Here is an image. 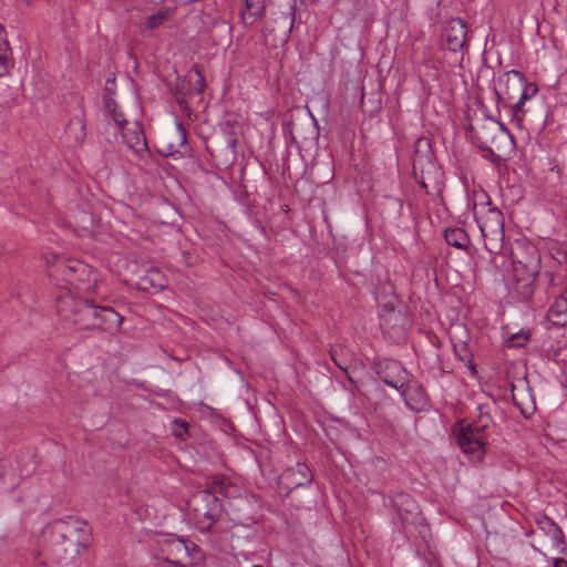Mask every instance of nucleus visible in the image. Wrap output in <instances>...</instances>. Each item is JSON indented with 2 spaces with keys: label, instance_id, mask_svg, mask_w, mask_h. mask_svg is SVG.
<instances>
[{
  "label": "nucleus",
  "instance_id": "1",
  "mask_svg": "<svg viewBox=\"0 0 567 567\" xmlns=\"http://www.w3.org/2000/svg\"><path fill=\"white\" fill-rule=\"evenodd\" d=\"M41 539L42 548L35 564L66 567L74 564L89 547L91 535L84 522L70 516L45 525Z\"/></svg>",
  "mask_w": 567,
  "mask_h": 567
},
{
  "label": "nucleus",
  "instance_id": "2",
  "mask_svg": "<svg viewBox=\"0 0 567 567\" xmlns=\"http://www.w3.org/2000/svg\"><path fill=\"white\" fill-rule=\"evenodd\" d=\"M54 262L48 258L47 262L50 267V277L61 275L66 282V295L58 297V310L64 311L70 301L74 298L83 300V303L96 292L99 284V274L89 265L79 260H64L56 256H52Z\"/></svg>",
  "mask_w": 567,
  "mask_h": 567
},
{
  "label": "nucleus",
  "instance_id": "3",
  "mask_svg": "<svg viewBox=\"0 0 567 567\" xmlns=\"http://www.w3.org/2000/svg\"><path fill=\"white\" fill-rule=\"evenodd\" d=\"M474 217L484 239L485 249L491 255H497L503 250L505 231L503 214L497 208L489 207L487 200L485 205L474 204Z\"/></svg>",
  "mask_w": 567,
  "mask_h": 567
},
{
  "label": "nucleus",
  "instance_id": "4",
  "mask_svg": "<svg viewBox=\"0 0 567 567\" xmlns=\"http://www.w3.org/2000/svg\"><path fill=\"white\" fill-rule=\"evenodd\" d=\"M189 516L200 533L208 532L219 519L221 504L214 492L203 489L194 493L187 502Z\"/></svg>",
  "mask_w": 567,
  "mask_h": 567
},
{
  "label": "nucleus",
  "instance_id": "5",
  "mask_svg": "<svg viewBox=\"0 0 567 567\" xmlns=\"http://www.w3.org/2000/svg\"><path fill=\"white\" fill-rule=\"evenodd\" d=\"M513 276L525 287L535 282L540 269V256L537 248L525 241H516L511 250Z\"/></svg>",
  "mask_w": 567,
  "mask_h": 567
},
{
  "label": "nucleus",
  "instance_id": "6",
  "mask_svg": "<svg viewBox=\"0 0 567 567\" xmlns=\"http://www.w3.org/2000/svg\"><path fill=\"white\" fill-rule=\"evenodd\" d=\"M489 422L488 415H481L477 422L467 425L460 424L455 429L456 442L472 462H481L484 458V430L488 427Z\"/></svg>",
  "mask_w": 567,
  "mask_h": 567
},
{
  "label": "nucleus",
  "instance_id": "7",
  "mask_svg": "<svg viewBox=\"0 0 567 567\" xmlns=\"http://www.w3.org/2000/svg\"><path fill=\"white\" fill-rule=\"evenodd\" d=\"M79 311L84 318L93 320L85 328H96L111 334L120 331L123 318L111 307L95 306L91 300H86Z\"/></svg>",
  "mask_w": 567,
  "mask_h": 567
},
{
  "label": "nucleus",
  "instance_id": "8",
  "mask_svg": "<svg viewBox=\"0 0 567 567\" xmlns=\"http://www.w3.org/2000/svg\"><path fill=\"white\" fill-rule=\"evenodd\" d=\"M472 138L482 150L491 153L499 151L502 142L509 136L508 131L497 121L484 120L482 123L471 126Z\"/></svg>",
  "mask_w": 567,
  "mask_h": 567
},
{
  "label": "nucleus",
  "instance_id": "9",
  "mask_svg": "<svg viewBox=\"0 0 567 567\" xmlns=\"http://www.w3.org/2000/svg\"><path fill=\"white\" fill-rule=\"evenodd\" d=\"M375 372L384 384L398 389L403 388L409 379V373L403 365L392 359L381 360L375 364Z\"/></svg>",
  "mask_w": 567,
  "mask_h": 567
},
{
  "label": "nucleus",
  "instance_id": "10",
  "mask_svg": "<svg viewBox=\"0 0 567 567\" xmlns=\"http://www.w3.org/2000/svg\"><path fill=\"white\" fill-rule=\"evenodd\" d=\"M442 38L450 51H461L467 40L466 23L460 18L449 20L444 27Z\"/></svg>",
  "mask_w": 567,
  "mask_h": 567
},
{
  "label": "nucleus",
  "instance_id": "11",
  "mask_svg": "<svg viewBox=\"0 0 567 567\" xmlns=\"http://www.w3.org/2000/svg\"><path fill=\"white\" fill-rule=\"evenodd\" d=\"M122 132L123 142L137 155H148L150 150L147 146L146 137L143 128L138 122H133L123 126Z\"/></svg>",
  "mask_w": 567,
  "mask_h": 567
},
{
  "label": "nucleus",
  "instance_id": "12",
  "mask_svg": "<svg viewBox=\"0 0 567 567\" xmlns=\"http://www.w3.org/2000/svg\"><path fill=\"white\" fill-rule=\"evenodd\" d=\"M401 390V395L404 399V402L408 408L413 411H423L429 406V399L423 389V386L413 381L404 384L403 388H399Z\"/></svg>",
  "mask_w": 567,
  "mask_h": 567
},
{
  "label": "nucleus",
  "instance_id": "13",
  "mask_svg": "<svg viewBox=\"0 0 567 567\" xmlns=\"http://www.w3.org/2000/svg\"><path fill=\"white\" fill-rule=\"evenodd\" d=\"M281 480L287 483V487L295 489L310 485L313 476L307 464L298 463L295 467L285 471Z\"/></svg>",
  "mask_w": 567,
  "mask_h": 567
},
{
  "label": "nucleus",
  "instance_id": "14",
  "mask_svg": "<svg viewBox=\"0 0 567 567\" xmlns=\"http://www.w3.org/2000/svg\"><path fill=\"white\" fill-rule=\"evenodd\" d=\"M441 66V61L437 56H435L430 49L424 51L423 60L417 64L415 71L419 75L420 82L422 84L427 83L430 80L437 81L439 80V70Z\"/></svg>",
  "mask_w": 567,
  "mask_h": 567
},
{
  "label": "nucleus",
  "instance_id": "15",
  "mask_svg": "<svg viewBox=\"0 0 567 567\" xmlns=\"http://www.w3.org/2000/svg\"><path fill=\"white\" fill-rule=\"evenodd\" d=\"M138 288L147 291L151 289L161 290L167 285L165 275L156 267H150L138 280Z\"/></svg>",
  "mask_w": 567,
  "mask_h": 567
},
{
  "label": "nucleus",
  "instance_id": "16",
  "mask_svg": "<svg viewBox=\"0 0 567 567\" xmlns=\"http://www.w3.org/2000/svg\"><path fill=\"white\" fill-rule=\"evenodd\" d=\"M538 527L550 537L553 545L560 548L564 544V534L560 527L549 517L543 516L537 519ZM560 551L563 549H559Z\"/></svg>",
  "mask_w": 567,
  "mask_h": 567
},
{
  "label": "nucleus",
  "instance_id": "17",
  "mask_svg": "<svg viewBox=\"0 0 567 567\" xmlns=\"http://www.w3.org/2000/svg\"><path fill=\"white\" fill-rule=\"evenodd\" d=\"M548 315L556 323H565L567 321V290L555 299L548 310Z\"/></svg>",
  "mask_w": 567,
  "mask_h": 567
},
{
  "label": "nucleus",
  "instance_id": "18",
  "mask_svg": "<svg viewBox=\"0 0 567 567\" xmlns=\"http://www.w3.org/2000/svg\"><path fill=\"white\" fill-rule=\"evenodd\" d=\"M265 0H245L241 19L245 24H252L262 14Z\"/></svg>",
  "mask_w": 567,
  "mask_h": 567
},
{
  "label": "nucleus",
  "instance_id": "19",
  "mask_svg": "<svg viewBox=\"0 0 567 567\" xmlns=\"http://www.w3.org/2000/svg\"><path fill=\"white\" fill-rule=\"evenodd\" d=\"M444 238L450 246L456 247L458 249H466L470 244V238L462 228H452L445 230Z\"/></svg>",
  "mask_w": 567,
  "mask_h": 567
},
{
  "label": "nucleus",
  "instance_id": "20",
  "mask_svg": "<svg viewBox=\"0 0 567 567\" xmlns=\"http://www.w3.org/2000/svg\"><path fill=\"white\" fill-rule=\"evenodd\" d=\"M175 135H176V143H168L167 147L163 153L165 155H174L175 153L179 152V147L184 146L186 143V131L182 124V122H176L175 124Z\"/></svg>",
  "mask_w": 567,
  "mask_h": 567
},
{
  "label": "nucleus",
  "instance_id": "21",
  "mask_svg": "<svg viewBox=\"0 0 567 567\" xmlns=\"http://www.w3.org/2000/svg\"><path fill=\"white\" fill-rule=\"evenodd\" d=\"M104 103L114 123L120 130H123V126L127 125V122L124 114L118 110L116 102L109 95H105Z\"/></svg>",
  "mask_w": 567,
  "mask_h": 567
},
{
  "label": "nucleus",
  "instance_id": "22",
  "mask_svg": "<svg viewBox=\"0 0 567 567\" xmlns=\"http://www.w3.org/2000/svg\"><path fill=\"white\" fill-rule=\"evenodd\" d=\"M173 12H174L173 9L165 8V9H161L156 13L150 16L146 19L147 29L152 30V29L158 28L159 25H162L165 21H167L172 17Z\"/></svg>",
  "mask_w": 567,
  "mask_h": 567
},
{
  "label": "nucleus",
  "instance_id": "23",
  "mask_svg": "<svg viewBox=\"0 0 567 567\" xmlns=\"http://www.w3.org/2000/svg\"><path fill=\"white\" fill-rule=\"evenodd\" d=\"M13 64L11 48H0V78L7 75L13 68Z\"/></svg>",
  "mask_w": 567,
  "mask_h": 567
},
{
  "label": "nucleus",
  "instance_id": "24",
  "mask_svg": "<svg viewBox=\"0 0 567 567\" xmlns=\"http://www.w3.org/2000/svg\"><path fill=\"white\" fill-rule=\"evenodd\" d=\"M212 488L214 492H218L225 496H231L236 489V486L231 485L224 477H216L213 480Z\"/></svg>",
  "mask_w": 567,
  "mask_h": 567
},
{
  "label": "nucleus",
  "instance_id": "25",
  "mask_svg": "<svg viewBox=\"0 0 567 567\" xmlns=\"http://www.w3.org/2000/svg\"><path fill=\"white\" fill-rule=\"evenodd\" d=\"M172 431L176 437L183 439L188 432V423L182 419L172 422Z\"/></svg>",
  "mask_w": 567,
  "mask_h": 567
},
{
  "label": "nucleus",
  "instance_id": "26",
  "mask_svg": "<svg viewBox=\"0 0 567 567\" xmlns=\"http://www.w3.org/2000/svg\"><path fill=\"white\" fill-rule=\"evenodd\" d=\"M7 465V461H0V489H6L10 484L13 483L12 480H9L11 474L8 473Z\"/></svg>",
  "mask_w": 567,
  "mask_h": 567
},
{
  "label": "nucleus",
  "instance_id": "27",
  "mask_svg": "<svg viewBox=\"0 0 567 567\" xmlns=\"http://www.w3.org/2000/svg\"><path fill=\"white\" fill-rule=\"evenodd\" d=\"M347 349L341 347V346H338V347H334L332 348L331 350V358L333 360V362L343 371H347L348 367L346 365V363L343 362V360H341V354L346 351Z\"/></svg>",
  "mask_w": 567,
  "mask_h": 567
},
{
  "label": "nucleus",
  "instance_id": "28",
  "mask_svg": "<svg viewBox=\"0 0 567 567\" xmlns=\"http://www.w3.org/2000/svg\"><path fill=\"white\" fill-rule=\"evenodd\" d=\"M73 126H76L78 128V133L74 135V138L76 142H82L84 140V136H85V124H84V121L82 118H76L75 122H71L70 123V126H69V130H72Z\"/></svg>",
  "mask_w": 567,
  "mask_h": 567
},
{
  "label": "nucleus",
  "instance_id": "29",
  "mask_svg": "<svg viewBox=\"0 0 567 567\" xmlns=\"http://www.w3.org/2000/svg\"><path fill=\"white\" fill-rule=\"evenodd\" d=\"M512 75L515 76L518 80L520 85H525V83H526L525 76H524V74L522 72H519L517 70H511V71L504 73L503 76L499 80L501 81L506 80V82H508L509 78Z\"/></svg>",
  "mask_w": 567,
  "mask_h": 567
},
{
  "label": "nucleus",
  "instance_id": "30",
  "mask_svg": "<svg viewBox=\"0 0 567 567\" xmlns=\"http://www.w3.org/2000/svg\"><path fill=\"white\" fill-rule=\"evenodd\" d=\"M399 502H401L402 504H406L409 507L411 508H416L415 504H414V501L411 499V497L406 494H400L398 496V498L394 501V505L398 507L399 506Z\"/></svg>",
  "mask_w": 567,
  "mask_h": 567
},
{
  "label": "nucleus",
  "instance_id": "31",
  "mask_svg": "<svg viewBox=\"0 0 567 567\" xmlns=\"http://www.w3.org/2000/svg\"><path fill=\"white\" fill-rule=\"evenodd\" d=\"M196 76H197L196 86H197L198 93H203L205 90V86H206L204 76L199 71H196Z\"/></svg>",
  "mask_w": 567,
  "mask_h": 567
},
{
  "label": "nucleus",
  "instance_id": "32",
  "mask_svg": "<svg viewBox=\"0 0 567 567\" xmlns=\"http://www.w3.org/2000/svg\"><path fill=\"white\" fill-rule=\"evenodd\" d=\"M520 112L519 110H514L513 112V115H512V123H515L518 127H522V123H523V116L520 115Z\"/></svg>",
  "mask_w": 567,
  "mask_h": 567
},
{
  "label": "nucleus",
  "instance_id": "33",
  "mask_svg": "<svg viewBox=\"0 0 567 567\" xmlns=\"http://www.w3.org/2000/svg\"><path fill=\"white\" fill-rule=\"evenodd\" d=\"M7 47H10V45H9L8 40H7L6 30L0 24V48L2 49V48H7Z\"/></svg>",
  "mask_w": 567,
  "mask_h": 567
},
{
  "label": "nucleus",
  "instance_id": "34",
  "mask_svg": "<svg viewBox=\"0 0 567 567\" xmlns=\"http://www.w3.org/2000/svg\"><path fill=\"white\" fill-rule=\"evenodd\" d=\"M527 99H528L527 91H526V90H524V91L522 92V95H520L519 100H518V101L516 102V104H515V110H519V111H522V107H523V105H524V103H525V101H526Z\"/></svg>",
  "mask_w": 567,
  "mask_h": 567
},
{
  "label": "nucleus",
  "instance_id": "35",
  "mask_svg": "<svg viewBox=\"0 0 567 567\" xmlns=\"http://www.w3.org/2000/svg\"><path fill=\"white\" fill-rule=\"evenodd\" d=\"M553 567H567V560L564 558H555L553 561Z\"/></svg>",
  "mask_w": 567,
  "mask_h": 567
},
{
  "label": "nucleus",
  "instance_id": "36",
  "mask_svg": "<svg viewBox=\"0 0 567 567\" xmlns=\"http://www.w3.org/2000/svg\"><path fill=\"white\" fill-rule=\"evenodd\" d=\"M518 340L516 342L517 346H520L523 342L527 340V336L516 337Z\"/></svg>",
  "mask_w": 567,
  "mask_h": 567
},
{
  "label": "nucleus",
  "instance_id": "37",
  "mask_svg": "<svg viewBox=\"0 0 567 567\" xmlns=\"http://www.w3.org/2000/svg\"><path fill=\"white\" fill-rule=\"evenodd\" d=\"M460 349H461L462 351L466 352V346H465V343L460 344Z\"/></svg>",
  "mask_w": 567,
  "mask_h": 567
},
{
  "label": "nucleus",
  "instance_id": "38",
  "mask_svg": "<svg viewBox=\"0 0 567 567\" xmlns=\"http://www.w3.org/2000/svg\"><path fill=\"white\" fill-rule=\"evenodd\" d=\"M381 327H382L385 331H388V327H386V322H385V321L381 323Z\"/></svg>",
  "mask_w": 567,
  "mask_h": 567
},
{
  "label": "nucleus",
  "instance_id": "39",
  "mask_svg": "<svg viewBox=\"0 0 567 567\" xmlns=\"http://www.w3.org/2000/svg\"><path fill=\"white\" fill-rule=\"evenodd\" d=\"M481 197H483V198H486V199H487V195H486L485 193H482V194H481Z\"/></svg>",
  "mask_w": 567,
  "mask_h": 567
},
{
  "label": "nucleus",
  "instance_id": "40",
  "mask_svg": "<svg viewBox=\"0 0 567 567\" xmlns=\"http://www.w3.org/2000/svg\"><path fill=\"white\" fill-rule=\"evenodd\" d=\"M512 396H513V401L516 402V395L514 392L512 393Z\"/></svg>",
  "mask_w": 567,
  "mask_h": 567
},
{
  "label": "nucleus",
  "instance_id": "41",
  "mask_svg": "<svg viewBox=\"0 0 567 567\" xmlns=\"http://www.w3.org/2000/svg\"><path fill=\"white\" fill-rule=\"evenodd\" d=\"M392 317H393L394 319H396V317H399V315H396V313H392Z\"/></svg>",
  "mask_w": 567,
  "mask_h": 567
},
{
  "label": "nucleus",
  "instance_id": "42",
  "mask_svg": "<svg viewBox=\"0 0 567 567\" xmlns=\"http://www.w3.org/2000/svg\"><path fill=\"white\" fill-rule=\"evenodd\" d=\"M252 567H262V566H261V565H255V566H252Z\"/></svg>",
  "mask_w": 567,
  "mask_h": 567
}]
</instances>
